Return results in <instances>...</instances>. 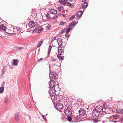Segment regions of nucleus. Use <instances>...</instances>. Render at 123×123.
<instances>
[{
  "mask_svg": "<svg viewBox=\"0 0 123 123\" xmlns=\"http://www.w3.org/2000/svg\"><path fill=\"white\" fill-rule=\"evenodd\" d=\"M36 24L33 21H31V28L34 27L35 26Z\"/></svg>",
  "mask_w": 123,
  "mask_h": 123,
  "instance_id": "4be33fe9",
  "label": "nucleus"
},
{
  "mask_svg": "<svg viewBox=\"0 0 123 123\" xmlns=\"http://www.w3.org/2000/svg\"><path fill=\"white\" fill-rule=\"evenodd\" d=\"M57 9L59 11H61V7H58Z\"/></svg>",
  "mask_w": 123,
  "mask_h": 123,
  "instance_id": "8fccbe9b",
  "label": "nucleus"
},
{
  "mask_svg": "<svg viewBox=\"0 0 123 123\" xmlns=\"http://www.w3.org/2000/svg\"><path fill=\"white\" fill-rule=\"evenodd\" d=\"M82 0V2H84L86 0Z\"/></svg>",
  "mask_w": 123,
  "mask_h": 123,
  "instance_id": "bf43d9fd",
  "label": "nucleus"
},
{
  "mask_svg": "<svg viewBox=\"0 0 123 123\" xmlns=\"http://www.w3.org/2000/svg\"><path fill=\"white\" fill-rule=\"evenodd\" d=\"M75 17V16H73L70 18L69 19L70 20H72Z\"/></svg>",
  "mask_w": 123,
  "mask_h": 123,
  "instance_id": "c9c22d12",
  "label": "nucleus"
},
{
  "mask_svg": "<svg viewBox=\"0 0 123 123\" xmlns=\"http://www.w3.org/2000/svg\"><path fill=\"white\" fill-rule=\"evenodd\" d=\"M42 116L43 117V118L45 120H46V118L45 117H44V116L43 115Z\"/></svg>",
  "mask_w": 123,
  "mask_h": 123,
  "instance_id": "864d4df0",
  "label": "nucleus"
},
{
  "mask_svg": "<svg viewBox=\"0 0 123 123\" xmlns=\"http://www.w3.org/2000/svg\"><path fill=\"white\" fill-rule=\"evenodd\" d=\"M19 113L18 112L16 113L15 114V118L16 121H18L19 119Z\"/></svg>",
  "mask_w": 123,
  "mask_h": 123,
  "instance_id": "a211bd4d",
  "label": "nucleus"
},
{
  "mask_svg": "<svg viewBox=\"0 0 123 123\" xmlns=\"http://www.w3.org/2000/svg\"><path fill=\"white\" fill-rule=\"evenodd\" d=\"M65 30H66V29H64V30L61 31L60 32V33L61 34H62L65 31Z\"/></svg>",
  "mask_w": 123,
  "mask_h": 123,
  "instance_id": "a19ab883",
  "label": "nucleus"
},
{
  "mask_svg": "<svg viewBox=\"0 0 123 123\" xmlns=\"http://www.w3.org/2000/svg\"><path fill=\"white\" fill-rule=\"evenodd\" d=\"M100 115L96 110L95 109L92 112V116L93 117H98L99 115Z\"/></svg>",
  "mask_w": 123,
  "mask_h": 123,
  "instance_id": "7ed1b4c3",
  "label": "nucleus"
},
{
  "mask_svg": "<svg viewBox=\"0 0 123 123\" xmlns=\"http://www.w3.org/2000/svg\"><path fill=\"white\" fill-rule=\"evenodd\" d=\"M56 39V37H54L53 39H52L51 41L52 42H53L54 40H55Z\"/></svg>",
  "mask_w": 123,
  "mask_h": 123,
  "instance_id": "79ce46f5",
  "label": "nucleus"
},
{
  "mask_svg": "<svg viewBox=\"0 0 123 123\" xmlns=\"http://www.w3.org/2000/svg\"><path fill=\"white\" fill-rule=\"evenodd\" d=\"M103 107L104 108H103V109H106L109 107V106L106 104H105L103 105Z\"/></svg>",
  "mask_w": 123,
  "mask_h": 123,
  "instance_id": "cd10ccee",
  "label": "nucleus"
},
{
  "mask_svg": "<svg viewBox=\"0 0 123 123\" xmlns=\"http://www.w3.org/2000/svg\"><path fill=\"white\" fill-rule=\"evenodd\" d=\"M111 118L113 120H117L119 119V116L117 115H113L111 117Z\"/></svg>",
  "mask_w": 123,
  "mask_h": 123,
  "instance_id": "9b49d317",
  "label": "nucleus"
},
{
  "mask_svg": "<svg viewBox=\"0 0 123 123\" xmlns=\"http://www.w3.org/2000/svg\"><path fill=\"white\" fill-rule=\"evenodd\" d=\"M49 88H53L55 85V81L53 80H51L49 82Z\"/></svg>",
  "mask_w": 123,
  "mask_h": 123,
  "instance_id": "423d86ee",
  "label": "nucleus"
},
{
  "mask_svg": "<svg viewBox=\"0 0 123 123\" xmlns=\"http://www.w3.org/2000/svg\"><path fill=\"white\" fill-rule=\"evenodd\" d=\"M78 120V119H76V118L75 119V120H74V121L75 122H77V120Z\"/></svg>",
  "mask_w": 123,
  "mask_h": 123,
  "instance_id": "5fc2aeb1",
  "label": "nucleus"
},
{
  "mask_svg": "<svg viewBox=\"0 0 123 123\" xmlns=\"http://www.w3.org/2000/svg\"><path fill=\"white\" fill-rule=\"evenodd\" d=\"M31 22V20H30L29 21V23H28V25H29V26H30V25H30V22Z\"/></svg>",
  "mask_w": 123,
  "mask_h": 123,
  "instance_id": "6e6d98bb",
  "label": "nucleus"
},
{
  "mask_svg": "<svg viewBox=\"0 0 123 123\" xmlns=\"http://www.w3.org/2000/svg\"><path fill=\"white\" fill-rule=\"evenodd\" d=\"M79 114L80 115H83L86 116V111L83 109H81L79 111Z\"/></svg>",
  "mask_w": 123,
  "mask_h": 123,
  "instance_id": "6e6552de",
  "label": "nucleus"
},
{
  "mask_svg": "<svg viewBox=\"0 0 123 123\" xmlns=\"http://www.w3.org/2000/svg\"><path fill=\"white\" fill-rule=\"evenodd\" d=\"M73 0H69V1H72Z\"/></svg>",
  "mask_w": 123,
  "mask_h": 123,
  "instance_id": "680f3d73",
  "label": "nucleus"
},
{
  "mask_svg": "<svg viewBox=\"0 0 123 123\" xmlns=\"http://www.w3.org/2000/svg\"><path fill=\"white\" fill-rule=\"evenodd\" d=\"M65 23L63 21H62L60 23L59 25H63L64 24H65Z\"/></svg>",
  "mask_w": 123,
  "mask_h": 123,
  "instance_id": "e433bc0d",
  "label": "nucleus"
},
{
  "mask_svg": "<svg viewBox=\"0 0 123 123\" xmlns=\"http://www.w3.org/2000/svg\"><path fill=\"white\" fill-rule=\"evenodd\" d=\"M93 121L94 122H98V120L96 119H94L93 120Z\"/></svg>",
  "mask_w": 123,
  "mask_h": 123,
  "instance_id": "09e8293b",
  "label": "nucleus"
},
{
  "mask_svg": "<svg viewBox=\"0 0 123 123\" xmlns=\"http://www.w3.org/2000/svg\"><path fill=\"white\" fill-rule=\"evenodd\" d=\"M64 112L67 116H71L72 114V112L71 109H66L64 111Z\"/></svg>",
  "mask_w": 123,
  "mask_h": 123,
  "instance_id": "0eeeda50",
  "label": "nucleus"
},
{
  "mask_svg": "<svg viewBox=\"0 0 123 123\" xmlns=\"http://www.w3.org/2000/svg\"><path fill=\"white\" fill-rule=\"evenodd\" d=\"M66 34H65V36L67 37H68V38H69V36L70 35V34L68 33V32H66Z\"/></svg>",
  "mask_w": 123,
  "mask_h": 123,
  "instance_id": "473e14b6",
  "label": "nucleus"
},
{
  "mask_svg": "<svg viewBox=\"0 0 123 123\" xmlns=\"http://www.w3.org/2000/svg\"><path fill=\"white\" fill-rule=\"evenodd\" d=\"M52 46L51 45H50L49 46V47L48 49V54H50V51L52 48Z\"/></svg>",
  "mask_w": 123,
  "mask_h": 123,
  "instance_id": "bb28decb",
  "label": "nucleus"
},
{
  "mask_svg": "<svg viewBox=\"0 0 123 123\" xmlns=\"http://www.w3.org/2000/svg\"><path fill=\"white\" fill-rule=\"evenodd\" d=\"M8 99L7 98H6V99L4 100V103H7L8 102Z\"/></svg>",
  "mask_w": 123,
  "mask_h": 123,
  "instance_id": "ea45409f",
  "label": "nucleus"
},
{
  "mask_svg": "<svg viewBox=\"0 0 123 123\" xmlns=\"http://www.w3.org/2000/svg\"><path fill=\"white\" fill-rule=\"evenodd\" d=\"M4 88L3 87H0V93H2L4 91Z\"/></svg>",
  "mask_w": 123,
  "mask_h": 123,
  "instance_id": "c85d7f7f",
  "label": "nucleus"
},
{
  "mask_svg": "<svg viewBox=\"0 0 123 123\" xmlns=\"http://www.w3.org/2000/svg\"><path fill=\"white\" fill-rule=\"evenodd\" d=\"M110 109L109 107L106 109H103V112H104L106 114L110 113Z\"/></svg>",
  "mask_w": 123,
  "mask_h": 123,
  "instance_id": "f8f14e48",
  "label": "nucleus"
},
{
  "mask_svg": "<svg viewBox=\"0 0 123 123\" xmlns=\"http://www.w3.org/2000/svg\"><path fill=\"white\" fill-rule=\"evenodd\" d=\"M38 31H40V33L41 31H42L43 30V28L42 27H38Z\"/></svg>",
  "mask_w": 123,
  "mask_h": 123,
  "instance_id": "7c9ffc66",
  "label": "nucleus"
},
{
  "mask_svg": "<svg viewBox=\"0 0 123 123\" xmlns=\"http://www.w3.org/2000/svg\"><path fill=\"white\" fill-rule=\"evenodd\" d=\"M29 117L30 119V116H29Z\"/></svg>",
  "mask_w": 123,
  "mask_h": 123,
  "instance_id": "052dcab7",
  "label": "nucleus"
},
{
  "mask_svg": "<svg viewBox=\"0 0 123 123\" xmlns=\"http://www.w3.org/2000/svg\"><path fill=\"white\" fill-rule=\"evenodd\" d=\"M61 119L63 120V121H66L67 119V118L65 117L64 116L62 117L61 118Z\"/></svg>",
  "mask_w": 123,
  "mask_h": 123,
  "instance_id": "f704fd0d",
  "label": "nucleus"
},
{
  "mask_svg": "<svg viewBox=\"0 0 123 123\" xmlns=\"http://www.w3.org/2000/svg\"><path fill=\"white\" fill-rule=\"evenodd\" d=\"M58 52L59 55H61L62 53L64 51V48H62V47H58Z\"/></svg>",
  "mask_w": 123,
  "mask_h": 123,
  "instance_id": "9d476101",
  "label": "nucleus"
},
{
  "mask_svg": "<svg viewBox=\"0 0 123 123\" xmlns=\"http://www.w3.org/2000/svg\"><path fill=\"white\" fill-rule=\"evenodd\" d=\"M43 60V58H41L40 59H39L38 61V62H40V61H42Z\"/></svg>",
  "mask_w": 123,
  "mask_h": 123,
  "instance_id": "a18cd8bd",
  "label": "nucleus"
},
{
  "mask_svg": "<svg viewBox=\"0 0 123 123\" xmlns=\"http://www.w3.org/2000/svg\"><path fill=\"white\" fill-rule=\"evenodd\" d=\"M46 17L47 19H50L52 18L50 16V15L49 13H48L46 14Z\"/></svg>",
  "mask_w": 123,
  "mask_h": 123,
  "instance_id": "5701e85b",
  "label": "nucleus"
},
{
  "mask_svg": "<svg viewBox=\"0 0 123 123\" xmlns=\"http://www.w3.org/2000/svg\"><path fill=\"white\" fill-rule=\"evenodd\" d=\"M51 88L49 91V93L51 96H54L55 94L56 91L54 88Z\"/></svg>",
  "mask_w": 123,
  "mask_h": 123,
  "instance_id": "20e7f679",
  "label": "nucleus"
},
{
  "mask_svg": "<svg viewBox=\"0 0 123 123\" xmlns=\"http://www.w3.org/2000/svg\"><path fill=\"white\" fill-rule=\"evenodd\" d=\"M49 12L51 14H56L57 13V11L53 9H51L49 10Z\"/></svg>",
  "mask_w": 123,
  "mask_h": 123,
  "instance_id": "4468645a",
  "label": "nucleus"
},
{
  "mask_svg": "<svg viewBox=\"0 0 123 123\" xmlns=\"http://www.w3.org/2000/svg\"><path fill=\"white\" fill-rule=\"evenodd\" d=\"M54 99L53 98V99H54V100L55 101H56L57 99V98H56V97H55V96H54Z\"/></svg>",
  "mask_w": 123,
  "mask_h": 123,
  "instance_id": "49530a36",
  "label": "nucleus"
},
{
  "mask_svg": "<svg viewBox=\"0 0 123 123\" xmlns=\"http://www.w3.org/2000/svg\"><path fill=\"white\" fill-rule=\"evenodd\" d=\"M75 24V23L74 22H73L71 23L69 25V26L70 27H73L74 25Z\"/></svg>",
  "mask_w": 123,
  "mask_h": 123,
  "instance_id": "b1692460",
  "label": "nucleus"
},
{
  "mask_svg": "<svg viewBox=\"0 0 123 123\" xmlns=\"http://www.w3.org/2000/svg\"><path fill=\"white\" fill-rule=\"evenodd\" d=\"M43 42V41H41L39 42L38 44V45H37V48H38L39 47H40L41 45L42 44V43Z\"/></svg>",
  "mask_w": 123,
  "mask_h": 123,
  "instance_id": "2f4dec72",
  "label": "nucleus"
},
{
  "mask_svg": "<svg viewBox=\"0 0 123 123\" xmlns=\"http://www.w3.org/2000/svg\"><path fill=\"white\" fill-rule=\"evenodd\" d=\"M119 121V120H118V121H117V120H116V121H113V120H112V121H111L112 122H114V123H116V122H117Z\"/></svg>",
  "mask_w": 123,
  "mask_h": 123,
  "instance_id": "de8ad7c7",
  "label": "nucleus"
},
{
  "mask_svg": "<svg viewBox=\"0 0 123 123\" xmlns=\"http://www.w3.org/2000/svg\"><path fill=\"white\" fill-rule=\"evenodd\" d=\"M68 1V0H60L59 2L61 4L65 5L66 4Z\"/></svg>",
  "mask_w": 123,
  "mask_h": 123,
  "instance_id": "dca6fc26",
  "label": "nucleus"
},
{
  "mask_svg": "<svg viewBox=\"0 0 123 123\" xmlns=\"http://www.w3.org/2000/svg\"><path fill=\"white\" fill-rule=\"evenodd\" d=\"M22 47H18L17 48V49H18L19 50H21L22 49Z\"/></svg>",
  "mask_w": 123,
  "mask_h": 123,
  "instance_id": "37998d69",
  "label": "nucleus"
},
{
  "mask_svg": "<svg viewBox=\"0 0 123 123\" xmlns=\"http://www.w3.org/2000/svg\"><path fill=\"white\" fill-rule=\"evenodd\" d=\"M67 5L69 6H70L71 5V4L69 2H68L67 3Z\"/></svg>",
  "mask_w": 123,
  "mask_h": 123,
  "instance_id": "c03bdc74",
  "label": "nucleus"
},
{
  "mask_svg": "<svg viewBox=\"0 0 123 123\" xmlns=\"http://www.w3.org/2000/svg\"><path fill=\"white\" fill-rule=\"evenodd\" d=\"M103 109L102 106H98L95 109L100 114L101 113H102L101 112H103Z\"/></svg>",
  "mask_w": 123,
  "mask_h": 123,
  "instance_id": "39448f33",
  "label": "nucleus"
},
{
  "mask_svg": "<svg viewBox=\"0 0 123 123\" xmlns=\"http://www.w3.org/2000/svg\"><path fill=\"white\" fill-rule=\"evenodd\" d=\"M52 59V60H53V61H55L56 60V59Z\"/></svg>",
  "mask_w": 123,
  "mask_h": 123,
  "instance_id": "13d9d810",
  "label": "nucleus"
},
{
  "mask_svg": "<svg viewBox=\"0 0 123 123\" xmlns=\"http://www.w3.org/2000/svg\"><path fill=\"white\" fill-rule=\"evenodd\" d=\"M116 111L117 113L121 114L123 112V109L122 108H117L116 109Z\"/></svg>",
  "mask_w": 123,
  "mask_h": 123,
  "instance_id": "2eb2a0df",
  "label": "nucleus"
},
{
  "mask_svg": "<svg viewBox=\"0 0 123 123\" xmlns=\"http://www.w3.org/2000/svg\"><path fill=\"white\" fill-rule=\"evenodd\" d=\"M83 13L82 11H78L76 13V15L77 17H80L82 14Z\"/></svg>",
  "mask_w": 123,
  "mask_h": 123,
  "instance_id": "aec40b11",
  "label": "nucleus"
},
{
  "mask_svg": "<svg viewBox=\"0 0 123 123\" xmlns=\"http://www.w3.org/2000/svg\"><path fill=\"white\" fill-rule=\"evenodd\" d=\"M6 33H7V32H6Z\"/></svg>",
  "mask_w": 123,
  "mask_h": 123,
  "instance_id": "e2e57ef3",
  "label": "nucleus"
},
{
  "mask_svg": "<svg viewBox=\"0 0 123 123\" xmlns=\"http://www.w3.org/2000/svg\"><path fill=\"white\" fill-rule=\"evenodd\" d=\"M4 68H3L1 69V75L2 76H3V74L4 73Z\"/></svg>",
  "mask_w": 123,
  "mask_h": 123,
  "instance_id": "72a5a7b5",
  "label": "nucleus"
},
{
  "mask_svg": "<svg viewBox=\"0 0 123 123\" xmlns=\"http://www.w3.org/2000/svg\"><path fill=\"white\" fill-rule=\"evenodd\" d=\"M120 120L121 121L123 122V118L121 119Z\"/></svg>",
  "mask_w": 123,
  "mask_h": 123,
  "instance_id": "4d7b16f0",
  "label": "nucleus"
},
{
  "mask_svg": "<svg viewBox=\"0 0 123 123\" xmlns=\"http://www.w3.org/2000/svg\"><path fill=\"white\" fill-rule=\"evenodd\" d=\"M57 18V16L56 15H55L53 16L52 18V19H55V18Z\"/></svg>",
  "mask_w": 123,
  "mask_h": 123,
  "instance_id": "58836bf2",
  "label": "nucleus"
},
{
  "mask_svg": "<svg viewBox=\"0 0 123 123\" xmlns=\"http://www.w3.org/2000/svg\"><path fill=\"white\" fill-rule=\"evenodd\" d=\"M40 33V31H38V28H35V29L33 31L32 33H34L35 32Z\"/></svg>",
  "mask_w": 123,
  "mask_h": 123,
  "instance_id": "412c9836",
  "label": "nucleus"
},
{
  "mask_svg": "<svg viewBox=\"0 0 123 123\" xmlns=\"http://www.w3.org/2000/svg\"><path fill=\"white\" fill-rule=\"evenodd\" d=\"M71 116H68V117L67 118L69 122H71L72 120V118L70 117Z\"/></svg>",
  "mask_w": 123,
  "mask_h": 123,
  "instance_id": "a878e982",
  "label": "nucleus"
},
{
  "mask_svg": "<svg viewBox=\"0 0 123 123\" xmlns=\"http://www.w3.org/2000/svg\"><path fill=\"white\" fill-rule=\"evenodd\" d=\"M13 64L15 65H17L18 62V59H13Z\"/></svg>",
  "mask_w": 123,
  "mask_h": 123,
  "instance_id": "f3484780",
  "label": "nucleus"
},
{
  "mask_svg": "<svg viewBox=\"0 0 123 123\" xmlns=\"http://www.w3.org/2000/svg\"><path fill=\"white\" fill-rule=\"evenodd\" d=\"M21 28H20L19 27V28H17L16 29L18 31H20V29Z\"/></svg>",
  "mask_w": 123,
  "mask_h": 123,
  "instance_id": "603ef678",
  "label": "nucleus"
},
{
  "mask_svg": "<svg viewBox=\"0 0 123 123\" xmlns=\"http://www.w3.org/2000/svg\"><path fill=\"white\" fill-rule=\"evenodd\" d=\"M61 55H59V54H58L57 56V57L60 59L62 60L63 59V58L62 57V56Z\"/></svg>",
  "mask_w": 123,
  "mask_h": 123,
  "instance_id": "393cba45",
  "label": "nucleus"
},
{
  "mask_svg": "<svg viewBox=\"0 0 123 123\" xmlns=\"http://www.w3.org/2000/svg\"><path fill=\"white\" fill-rule=\"evenodd\" d=\"M56 76L57 74L55 72L53 71H50L49 77L50 80L56 79Z\"/></svg>",
  "mask_w": 123,
  "mask_h": 123,
  "instance_id": "f257e3e1",
  "label": "nucleus"
},
{
  "mask_svg": "<svg viewBox=\"0 0 123 123\" xmlns=\"http://www.w3.org/2000/svg\"><path fill=\"white\" fill-rule=\"evenodd\" d=\"M88 6V4L86 2L83 3L82 5V8L83 9L86 8Z\"/></svg>",
  "mask_w": 123,
  "mask_h": 123,
  "instance_id": "6ab92c4d",
  "label": "nucleus"
},
{
  "mask_svg": "<svg viewBox=\"0 0 123 123\" xmlns=\"http://www.w3.org/2000/svg\"><path fill=\"white\" fill-rule=\"evenodd\" d=\"M63 108V105L61 103H58L56 104L55 108L57 110L59 111H61Z\"/></svg>",
  "mask_w": 123,
  "mask_h": 123,
  "instance_id": "f03ea898",
  "label": "nucleus"
},
{
  "mask_svg": "<svg viewBox=\"0 0 123 123\" xmlns=\"http://www.w3.org/2000/svg\"><path fill=\"white\" fill-rule=\"evenodd\" d=\"M57 42L59 47H61L62 45V41L61 38H59L57 39Z\"/></svg>",
  "mask_w": 123,
  "mask_h": 123,
  "instance_id": "1a4fd4ad",
  "label": "nucleus"
},
{
  "mask_svg": "<svg viewBox=\"0 0 123 123\" xmlns=\"http://www.w3.org/2000/svg\"><path fill=\"white\" fill-rule=\"evenodd\" d=\"M71 28L70 27L67 28V29L65 30V31L67 32H69L71 30Z\"/></svg>",
  "mask_w": 123,
  "mask_h": 123,
  "instance_id": "c756f323",
  "label": "nucleus"
},
{
  "mask_svg": "<svg viewBox=\"0 0 123 123\" xmlns=\"http://www.w3.org/2000/svg\"><path fill=\"white\" fill-rule=\"evenodd\" d=\"M21 29H20V31L21 32H23L24 31V30L23 28H20Z\"/></svg>",
  "mask_w": 123,
  "mask_h": 123,
  "instance_id": "4c0bfd02",
  "label": "nucleus"
},
{
  "mask_svg": "<svg viewBox=\"0 0 123 123\" xmlns=\"http://www.w3.org/2000/svg\"><path fill=\"white\" fill-rule=\"evenodd\" d=\"M4 84H5V82L4 81H3V82H2V86H4Z\"/></svg>",
  "mask_w": 123,
  "mask_h": 123,
  "instance_id": "3c124183",
  "label": "nucleus"
},
{
  "mask_svg": "<svg viewBox=\"0 0 123 123\" xmlns=\"http://www.w3.org/2000/svg\"><path fill=\"white\" fill-rule=\"evenodd\" d=\"M6 27L5 26L3 25H0V31H6Z\"/></svg>",
  "mask_w": 123,
  "mask_h": 123,
  "instance_id": "ddd939ff",
  "label": "nucleus"
}]
</instances>
